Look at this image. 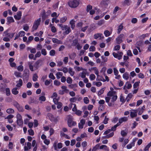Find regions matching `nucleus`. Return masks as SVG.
I'll return each mask as SVG.
<instances>
[{
	"label": "nucleus",
	"instance_id": "nucleus-1",
	"mask_svg": "<svg viewBox=\"0 0 151 151\" xmlns=\"http://www.w3.org/2000/svg\"><path fill=\"white\" fill-rule=\"evenodd\" d=\"M79 4V0H73L70 1L68 3L69 6L72 8H76L77 7Z\"/></svg>",
	"mask_w": 151,
	"mask_h": 151
},
{
	"label": "nucleus",
	"instance_id": "nucleus-2",
	"mask_svg": "<svg viewBox=\"0 0 151 151\" xmlns=\"http://www.w3.org/2000/svg\"><path fill=\"white\" fill-rule=\"evenodd\" d=\"M68 119V126L70 127L75 126L76 124V122L73 121L72 117L70 115H68L67 117Z\"/></svg>",
	"mask_w": 151,
	"mask_h": 151
},
{
	"label": "nucleus",
	"instance_id": "nucleus-3",
	"mask_svg": "<svg viewBox=\"0 0 151 151\" xmlns=\"http://www.w3.org/2000/svg\"><path fill=\"white\" fill-rule=\"evenodd\" d=\"M40 22L41 19L40 18L34 22L32 27V32H33L35 30H36L37 29L40 24Z\"/></svg>",
	"mask_w": 151,
	"mask_h": 151
},
{
	"label": "nucleus",
	"instance_id": "nucleus-4",
	"mask_svg": "<svg viewBox=\"0 0 151 151\" xmlns=\"http://www.w3.org/2000/svg\"><path fill=\"white\" fill-rule=\"evenodd\" d=\"M17 124L19 126L22 125L23 124V121L21 115L19 114H18L17 115Z\"/></svg>",
	"mask_w": 151,
	"mask_h": 151
},
{
	"label": "nucleus",
	"instance_id": "nucleus-5",
	"mask_svg": "<svg viewBox=\"0 0 151 151\" xmlns=\"http://www.w3.org/2000/svg\"><path fill=\"white\" fill-rule=\"evenodd\" d=\"M47 117H48L49 119L51 121L54 122H56L57 121V118L56 117H55L51 114L48 113L47 114Z\"/></svg>",
	"mask_w": 151,
	"mask_h": 151
},
{
	"label": "nucleus",
	"instance_id": "nucleus-6",
	"mask_svg": "<svg viewBox=\"0 0 151 151\" xmlns=\"http://www.w3.org/2000/svg\"><path fill=\"white\" fill-rule=\"evenodd\" d=\"M109 3V0H102L101 2L100 5L102 7L106 8Z\"/></svg>",
	"mask_w": 151,
	"mask_h": 151
},
{
	"label": "nucleus",
	"instance_id": "nucleus-7",
	"mask_svg": "<svg viewBox=\"0 0 151 151\" xmlns=\"http://www.w3.org/2000/svg\"><path fill=\"white\" fill-rule=\"evenodd\" d=\"M42 61L41 60H37L36 62L34 65V70L37 69L42 65Z\"/></svg>",
	"mask_w": 151,
	"mask_h": 151
},
{
	"label": "nucleus",
	"instance_id": "nucleus-8",
	"mask_svg": "<svg viewBox=\"0 0 151 151\" xmlns=\"http://www.w3.org/2000/svg\"><path fill=\"white\" fill-rule=\"evenodd\" d=\"M130 116L132 118L136 117L137 116V110L135 109H132L130 112Z\"/></svg>",
	"mask_w": 151,
	"mask_h": 151
},
{
	"label": "nucleus",
	"instance_id": "nucleus-9",
	"mask_svg": "<svg viewBox=\"0 0 151 151\" xmlns=\"http://www.w3.org/2000/svg\"><path fill=\"white\" fill-rule=\"evenodd\" d=\"M145 106H143L141 108H139L136 109L137 111V112H138V114L139 115H141L145 110Z\"/></svg>",
	"mask_w": 151,
	"mask_h": 151
},
{
	"label": "nucleus",
	"instance_id": "nucleus-10",
	"mask_svg": "<svg viewBox=\"0 0 151 151\" xmlns=\"http://www.w3.org/2000/svg\"><path fill=\"white\" fill-rule=\"evenodd\" d=\"M21 16L22 12L19 11L17 12V15H15L14 17L16 19L19 20L21 19Z\"/></svg>",
	"mask_w": 151,
	"mask_h": 151
},
{
	"label": "nucleus",
	"instance_id": "nucleus-11",
	"mask_svg": "<svg viewBox=\"0 0 151 151\" xmlns=\"http://www.w3.org/2000/svg\"><path fill=\"white\" fill-rule=\"evenodd\" d=\"M83 71L79 74V76H81L82 78H86L87 70L84 69Z\"/></svg>",
	"mask_w": 151,
	"mask_h": 151
},
{
	"label": "nucleus",
	"instance_id": "nucleus-12",
	"mask_svg": "<svg viewBox=\"0 0 151 151\" xmlns=\"http://www.w3.org/2000/svg\"><path fill=\"white\" fill-rule=\"evenodd\" d=\"M128 120V118L127 117H122L121 118L119 119V124H122L123 122H125L127 121Z\"/></svg>",
	"mask_w": 151,
	"mask_h": 151
},
{
	"label": "nucleus",
	"instance_id": "nucleus-13",
	"mask_svg": "<svg viewBox=\"0 0 151 151\" xmlns=\"http://www.w3.org/2000/svg\"><path fill=\"white\" fill-rule=\"evenodd\" d=\"M114 135V133L113 132H112L109 134L106 135V136H103L102 137V139H107L109 137H112Z\"/></svg>",
	"mask_w": 151,
	"mask_h": 151
},
{
	"label": "nucleus",
	"instance_id": "nucleus-14",
	"mask_svg": "<svg viewBox=\"0 0 151 151\" xmlns=\"http://www.w3.org/2000/svg\"><path fill=\"white\" fill-rule=\"evenodd\" d=\"M116 92L115 91H109L107 93V96L110 97H112L114 95H116Z\"/></svg>",
	"mask_w": 151,
	"mask_h": 151
},
{
	"label": "nucleus",
	"instance_id": "nucleus-15",
	"mask_svg": "<svg viewBox=\"0 0 151 151\" xmlns=\"http://www.w3.org/2000/svg\"><path fill=\"white\" fill-rule=\"evenodd\" d=\"M7 22L8 24H10L11 23L13 22L14 21L12 17H7Z\"/></svg>",
	"mask_w": 151,
	"mask_h": 151
},
{
	"label": "nucleus",
	"instance_id": "nucleus-16",
	"mask_svg": "<svg viewBox=\"0 0 151 151\" xmlns=\"http://www.w3.org/2000/svg\"><path fill=\"white\" fill-rule=\"evenodd\" d=\"M75 21L73 19L71 20L70 22L71 27L72 29H73L75 27Z\"/></svg>",
	"mask_w": 151,
	"mask_h": 151
},
{
	"label": "nucleus",
	"instance_id": "nucleus-17",
	"mask_svg": "<svg viewBox=\"0 0 151 151\" xmlns=\"http://www.w3.org/2000/svg\"><path fill=\"white\" fill-rule=\"evenodd\" d=\"M32 62H29L28 63V64L29 65V68L30 70L32 71H34V70L33 69V66L32 65Z\"/></svg>",
	"mask_w": 151,
	"mask_h": 151
},
{
	"label": "nucleus",
	"instance_id": "nucleus-18",
	"mask_svg": "<svg viewBox=\"0 0 151 151\" xmlns=\"http://www.w3.org/2000/svg\"><path fill=\"white\" fill-rule=\"evenodd\" d=\"M100 149H104L105 150L108 151L109 149L108 148L107 146L105 145H102L100 147Z\"/></svg>",
	"mask_w": 151,
	"mask_h": 151
},
{
	"label": "nucleus",
	"instance_id": "nucleus-19",
	"mask_svg": "<svg viewBox=\"0 0 151 151\" xmlns=\"http://www.w3.org/2000/svg\"><path fill=\"white\" fill-rule=\"evenodd\" d=\"M17 88L16 87L13 88L12 90V93L14 95H17L18 93V91H17Z\"/></svg>",
	"mask_w": 151,
	"mask_h": 151
},
{
	"label": "nucleus",
	"instance_id": "nucleus-20",
	"mask_svg": "<svg viewBox=\"0 0 151 151\" xmlns=\"http://www.w3.org/2000/svg\"><path fill=\"white\" fill-rule=\"evenodd\" d=\"M68 72L72 76H73L75 73V72L73 70L72 68L70 67L69 68Z\"/></svg>",
	"mask_w": 151,
	"mask_h": 151
},
{
	"label": "nucleus",
	"instance_id": "nucleus-21",
	"mask_svg": "<svg viewBox=\"0 0 151 151\" xmlns=\"http://www.w3.org/2000/svg\"><path fill=\"white\" fill-rule=\"evenodd\" d=\"M123 77L124 79L127 80L129 78V74L127 73H125L123 74Z\"/></svg>",
	"mask_w": 151,
	"mask_h": 151
},
{
	"label": "nucleus",
	"instance_id": "nucleus-22",
	"mask_svg": "<svg viewBox=\"0 0 151 151\" xmlns=\"http://www.w3.org/2000/svg\"><path fill=\"white\" fill-rule=\"evenodd\" d=\"M6 112L8 114H13L14 113V110L10 108L7 109Z\"/></svg>",
	"mask_w": 151,
	"mask_h": 151
},
{
	"label": "nucleus",
	"instance_id": "nucleus-23",
	"mask_svg": "<svg viewBox=\"0 0 151 151\" xmlns=\"http://www.w3.org/2000/svg\"><path fill=\"white\" fill-rule=\"evenodd\" d=\"M123 28V26L121 24L118 27V28L117 30V33L119 34L120 33L121 31L122 30Z\"/></svg>",
	"mask_w": 151,
	"mask_h": 151
},
{
	"label": "nucleus",
	"instance_id": "nucleus-24",
	"mask_svg": "<svg viewBox=\"0 0 151 151\" xmlns=\"http://www.w3.org/2000/svg\"><path fill=\"white\" fill-rule=\"evenodd\" d=\"M67 19V17L66 16H64L60 19V22L61 23H63L65 22Z\"/></svg>",
	"mask_w": 151,
	"mask_h": 151
},
{
	"label": "nucleus",
	"instance_id": "nucleus-25",
	"mask_svg": "<svg viewBox=\"0 0 151 151\" xmlns=\"http://www.w3.org/2000/svg\"><path fill=\"white\" fill-rule=\"evenodd\" d=\"M22 85V79H20L19 80L18 83H17L16 86L17 87H21Z\"/></svg>",
	"mask_w": 151,
	"mask_h": 151
},
{
	"label": "nucleus",
	"instance_id": "nucleus-26",
	"mask_svg": "<svg viewBox=\"0 0 151 151\" xmlns=\"http://www.w3.org/2000/svg\"><path fill=\"white\" fill-rule=\"evenodd\" d=\"M65 31L64 33L66 35L68 34L71 32V29L70 27L68 26L66 30H65Z\"/></svg>",
	"mask_w": 151,
	"mask_h": 151
},
{
	"label": "nucleus",
	"instance_id": "nucleus-27",
	"mask_svg": "<svg viewBox=\"0 0 151 151\" xmlns=\"http://www.w3.org/2000/svg\"><path fill=\"white\" fill-rule=\"evenodd\" d=\"M111 98V101L113 102H114L117 99V96L116 95L113 96Z\"/></svg>",
	"mask_w": 151,
	"mask_h": 151
},
{
	"label": "nucleus",
	"instance_id": "nucleus-28",
	"mask_svg": "<svg viewBox=\"0 0 151 151\" xmlns=\"http://www.w3.org/2000/svg\"><path fill=\"white\" fill-rule=\"evenodd\" d=\"M135 143L134 142H132L130 144L128 145L127 146V147L128 149H130L132 148V146L134 145Z\"/></svg>",
	"mask_w": 151,
	"mask_h": 151
},
{
	"label": "nucleus",
	"instance_id": "nucleus-29",
	"mask_svg": "<svg viewBox=\"0 0 151 151\" xmlns=\"http://www.w3.org/2000/svg\"><path fill=\"white\" fill-rule=\"evenodd\" d=\"M91 69L94 71V73L95 74H98V73H99V71H98V69L96 67H93Z\"/></svg>",
	"mask_w": 151,
	"mask_h": 151
},
{
	"label": "nucleus",
	"instance_id": "nucleus-30",
	"mask_svg": "<svg viewBox=\"0 0 151 151\" xmlns=\"http://www.w3.org/2000/svg\"><path fill=\"white\" fill-rule=\"evenodd\" d=\"M63 73L62 72H58L56 74V77L58 79H59L60 78V76H63Z\"/></svg>",
	"mask_w": 151,
	"mask_h": 151
},
{
	"label": "nucleus",
	"instance_id": "nucleus-31",
	"mask_svg": "<svg viewBox=\"0 0 151 151\" xmlns=\"http://www.w3.org/2000/svg\"><path fill=\"white\" fill-rule=\"evenodd\" d=\"M105 90V88H102L98 92V95L99 96L101 95L104 93V90Z\"/></svg>",
	"mask_w": 151,
	"mask_h": 151
},
{
	"label": "nucleus",
	"instance_id": "nucleus-32",
	"mask_svg": "<svg viewBox=\"0 0 151 151\" xmlns=\"http://www.w3.org/2000/svg\"><path fill=\"white\" fill-rule=\"evenodd\" d=\"M126 88L128 89H130L132 87V85L130 84L128 82H127L125 85Z\"/></svg>",
	"mask_w": 151,
	"mask_h": 151
},
{
	"label": "nucleus",
	"instance_id": "nucleus-33",
	"mask_svg": "<svg viewBox=\"0 0 151 151\" xmlns=\"http://www.w3.org/2000/svg\"><path fill=\"white\" fill-rule=\"evenodd\" d=\"M42 20H44L46 18V12L45 10L43 11V13L42 14Z\"/></svg>",
	"mask_w": 151,
	"mask_h": 151
},
{
	"label": "nucleus",
	"instance_id": "nucleus-34",
	"mask_svg": "<svg viewBox=\"0 0 151 151\" xmlns=\"http://www.w3.org/2000/svg\"><path fill=\"white\" fill-rule=\"evenodd\" d=\"M104 34L106 37H107L110 35L111 34V33H110L109 31L106 30H105L104 32Z\"/></svg>",
	"mask_w": 151,
	"mask_h": 151
},
{
	"label": "nucleus",
	"instance_id": "nucleus-35",
	"mask_svg": "<svg viewBox=\"0 0 151 151\" xmlns=\"http://www.w3.org/2000/svg\"><path fill=\"white\" fill-rule=\"evenodd\" d=\"M41 53L42 55L44 56H45L47 54V52L45 49L43 48L42 49Z\"/></svg>",
	"mask_w": 151,
	"mask_h": 151
},
{
	"label": "nucleus",
	"instance_id": "nucleus-36",
	"mask_svg": "<svg viewBox=\"0 0 151 151\" xmlns=\"http://www.w3.org/2000/svg\"><path fill=\"white\" fill-rule=\"evenodd\" d=\"M89 78L91 80H94L96 78V76L93 74H91L90 75Z\"/></svg>",
	"mask_w": 151,
	"mask_h": 151
},
{
	"label": "nucleus",
	"instance_id": "nucleus-37",
	"mask_svg": "<svg viewBox=\"0 0 151 151\" xmlns=\"http://www.w3.org/2000/svg\"><path fill=\"white\" fill-rule=\"evenodd\" d=\"M120 124H119V123H117L116 125L114 126L111 128V131H115L116 129V127L119 126Z\"/></svg>",
	"mask_w": 151,
	"mask_h": 151
},
{
	"label": "nucleus",
	"instance_id": "nucleus-38",
	"mask_svg": "<svg viewBox=\"0 0 151 151\" xmlns=\"http://www.w3.org/2000/svg\"><path fill=\"white\" fill-rule=\"evenodd\" d=\"M17 108L19 111L23 112L24 111V109L23 107L20 105H19Z\"/></svg>",
	"mask_w": 151,
	"mask_h": 151
},
{
	"label": "nucleus",
	"instance_id": "nucleus-39",
	"mask_svg": "<svg viewBox=\"0 0 151 151\" xmlns=\"http://www.w3.org/2000/svg\"><path fill=\"white\" fill-rule=\"evenodd\" d=\"M15 34V33L14 32L9 33L8 35H7L6 37H9L11 38H12L14 36Z\"/></svg>",
	"mask_w": 151,
	"mask_h": 151
},
{
	"label": "nucleus",
	"instance_id": "nucleus-40",
	"mask_svg": "<svg viewBox=\"0 0 151 151\" xmlns=\"http://www.w3.org/2000/svg\"><path fill=\"white\" fill-rule=\"evenodd\" d=\"M132 94H131V93L129 94L128 95V96L126 98V100H127V102L129 101V100L130 99L132 98Z\"/></svg>",
	"mask_w": 151,
	"mask_h": 151
},
{
	"label": "nucleus",
	"instance_id": "nucleus-41",
	"mask_svg": "<svg viewBox=\"0 0 151 151\" xmlns=\"http://www.w3.org/2000/svg\"><path fill=\"white\" fill-rule=\"evenodd\" d=\"M142 42L141 41H139L138 42H137L136 45L137 46H141L142 45Z\"/></svg>",
	"mask_w": 151,
	"mask_h": 151
},
{
	"label": "nucleus",
	"instance_id": "nucleus-42",
	"mask_svg": "<svg viewBox=\"0 0 151 151\" xmlns=\"http://www.w3.org/2000/svg\"><path fill=\"white\" fill-rule=\"evenodd\" d=\"M123 4L124 5H129L130 4L129 0H125L123 3Z\"/></svg>",
	"mask_w": 151,
	"mask_h": 151
},
{
	"label": "nucleus",
	"instance_id": "nucleus-43",
	"mask_svg": "<svg viewBox=\"0 0 151 151\" xmlns=\"http://www.w3.org/2000/svg\"><path fill=\"white\" fill-rule=\"evenodd\" d=\"M13 104V105L17 108L20 105L16 101H14Z\"/></svg>",
	"mask_w": 151,
	"mask_h": 151
},
{
	"label": "nucleus",
	"instance_id": "nucleus-44",
	"mask_svg": "<svg viewBox=\"0 0 151 151\" xmlns=\"http://www.w3.org/2000/svg\"><path fill=\"white\" fill-rule=\"evenodd\" d=\"M25 32L24 31H21L19 33V36L22 37L25 35Z\"/></svg>",
	"mask_w": 151,
	"mask_h": 151
},
{
	"label": "nucleus",
	"instance_id": "nucleus-45",
	"mask_svg": "<svg viewBox=\"0 0 151 151\" xmlns=\"http://www.w3.org/2000/svg\"><path fill=\"white\" fill-rule=\"evenodd\" d=\"M38 77L37 76V74H35L33 77L32 78V80L33 81H37V78H38Z\"/></svg>",
	"mask_w": 151,
	"mask_h": 151
},
{
	"label": "nucleus",
	"instance_id": "nucleus-46",
	"mask_svg": "<svg viewBox=\"0 0 151 151\" xmlns=\"http://www.w3.org/2000/svg\"><path fill=\"white\" fill-rule=\"evenodd\" d=\"M51 82H52V80L51 79H50L49 80H46L45 81V85L46 86H48Z\"/></svg>",
	"mask_w": 151,
	"mask_h": 151
},
{
	"label": "nucleus",
	"instance_id": "nucleus-47",
	"mask_svg": "<svg viewBox=\"0 0 151 151\" xmlns=\"http://www.w3.org/2000/svg\"><path fill=\"white\" fill-rule=\"evenodd\" d=\"M67 82L68 83L71 84L72 82V78L70 77H68L67 79Z\"/></svg>",
	"mask_w": 151,
	"mask_h": 151
},
{
	"label": "nucleus",
	"instance_id": "nucleus-48",
	"mask_svg": "<svg viewBox=\"0 0 151 151\" xmlns=\"http://www.w3.org/2000/svg\"><path fill=\"white\" fill-rule=\"evenodd\" d=\"M116 43L117 44H120L122 42H123V40L122 39L119 38L117 37L116 38Z\"/></svg>",
	"mask_w": 151,
	"mask_h": 151
},
{
	"label": "nucleus",
	"instance_id": "nucleus-49",
	"mask_svg": "<svg viewBox=\"0 0 151 151\" xmlns=\"http://www.w3.org/2000/svg\"><path fill=\"white\" fill-rule=\"evenodd\" d=\"M77 85L75 84H70L68 85V87L70 88H74L76 87H77Z\"/></svg>",
	"mask_w": 151,
	"mask_h": 151
},
{
	"label": "nucleus",
	"instance_id": "nucleus-50",
	"mask_svg": "<svg viewBox=\"0 0 151 151\" xmlns=\"http://www.w3.org/2000/svg\"><path fill=\"white\" fill-rule=\"evenodd\" d=\"M93 84L94 85H96L98 87H99L102 85V83L101 82H97L93 83Z\"/></svg>",
	"mask_w": 151,
	"mask_h": 151
},
{
	"label": "nucleus",
	"instance_id": "nucleus-51",
	"mask_svg": "<svg viewBox=\"0 0 151 151\" xmlns=\"http://www.w3.org/2000/svg\"><path fill=\"white\" fill-rule=\"evenodd\" d=\"M137 22V19L136 18H133L131 20V22L132 23L135 24Z\"/></svg>",
	"mask_w": 151,
	"mask_h": 151
},
{
	"label": "nucleus",
	"instance_id": "nucleus-52",
	"mask_svg": "<svg viewBox=\"0 0 151 151\" xmlns=\"http://www.w3.org/2000/svg\"><path fill=\"white\" fill-rule=\"evenodd\" d=\"M55 50H52L50 52V55L51 56H53L55 54Z\"/></svg>",
	"mask_w": 151,
	"mask_h": 151
},
{
	"label": "nucleus",
	"instance_id": "nucleus-53",
	"mask_svg": "<svg viewBox=\"0 0 151 151\" xmlns=\"http://www.w3.org/2000/svg\"><path fill=\"white\" fill-rule=\"evenodd\" d=\"M29 135H33L34 134V132L33 130L31 129H29L28 131Z\"/></svg>",
	"mask_w": 151,
	"mask_h": 151
},
{
	"label": "nucleus",
	"instance_id": "nucleus-54",
	"mask_svg": "<svg viewBox=\"0 0 151 151\" xmlns=\"http://www.w3.org/2000/svg\"><path fill=\"white\" fill-rule=\"evenodd\" d=\"M23 67L22 65H20L17 67V70L20 71H22L23 70Z\"/></svg>",
	"mask_w": 151,
	"mask_h": 151
},
{
	"label": "nucleus",
	"instance_id": "nucleus-55",
	"mask_svg": "<svg viewBox=\"0 0 151 151\" xmlns=\"http://www.w3.org/2000/svg\"><path fill=\"white\" fill-rule=\"evenodd\" d=\"M84 102L85 104H87L89 102L88 99L87 97H86L84 98L83 99Z\"/></svg>",
	"mask_w": 151,
	"mask_h": 151
},
{
	"label": "nucleus",
	"instance_id": "nucleus-56",
	"mask_svg": "<svg viewBox=\"0 0 151 151\" xmlns=\"http://www.w3.org/2000/svg\"><path fill=\"white\" fill-rule=\"evenodd\" d=\"M41 55V52L40 51H38L35 55V58L40 57Z\"/></svg>",
	"mask_w": 151,
	"mask_h": 151
},
{
	"label": "nucleus",
	"instance_id": "nucleus-57",
	"mask_svg": "<svg viewBox=\"0 0 151 151\" xmlns=\"http://www.w3.org/2000/svg\"><path fill=\"white\" fill-rule=\"evenodd\" d=\"M121 134L122 136L124 137L127 135V133L123 130L121 131Z\"/></svg>",
	"mask_w": 151,
	"mask_h": 151
},
{
	"label": "nucleus",
	"instance_id": "nucleus-58",
	"mask_svg": "<svg viewBox=\"0 0 151 151\" xmlns=\"http://www.w3.org/2000/svg\"><path fill=\"white\" fill-rule=\"evenodd\" d=\"M49 77L51 78L53 80H54L55 79V77L53 75V74L52 73H50L49 76Z\"/></svg>",
	"mask_w": 151,
	"mask_h": 151
},
{
	"label": "nucleus",
	"instance_id": "nucleus-59",
	"mask_svg": "<svg viewBox=\"0 0 151 151\" xmlns=\"http://www.w3.org/2000/svg\"><path fill=\"white\" fill-rule=\"evenodd\" d=\"M6 127L9 131H12L13 130V127H12L10 125H7L6 126Z\"/></svg>",
	"mask_w": 151,
	"mask_h": 151
},
{
	"label": "nucleus",
	"instance_id": "nucleus-60",
	"mask_svg": "<svg viewBox=\"0 0 151 151\" xmlns=\"http://www.w3.org/2000/svg\"><path fill=\"white\" fill-rule=\"evenodd\" d=\"M113 70L114 75L115 76L117 75L119 73L118 71L117 70L116 68H114Z\"/></svg>",
	"mask_w": 151,
	"mask_h": 151
},
{
	"label": "nucleus",
	"instance_id": "nucleus-61",
	"mask_svg": "<svg viewBox=\"0 0 151 151\" xmlns=\"http://www.w3.org/2000/svg\"><path fill=\"white\" fill-rule=\"evenodd\" d=\"M14 117V116L12 115H8L5 118V119H11L12 118H13Z\"/></svg>",
	"mask_w": 151,
	"mask_h": 151
},
{
	"label": "nucleus",
	"instance_id": "nucleus-62",
	"mask_svg": "<svg viewBox=\"0 0 151 151\" xmlns=\"http://www.w3.org/2000/svg\"><path fill=\"white\" fill-rule=\"evenodd\" d=\"M6 95L9 96L10 95V91L9 89L8 88H6Z\"/></svg>",
	"mask_w": 151,
	"mask_h": 151
},
{
	"label": "nucleus",
	"instance_id": "nucleus-63",
	"mask_svg": "<svg viewBox=\"0 0 151 151\" xmlns=\"http://www.w3.org/2000/svg\"><path fill=\"white\" fill-rule=\"evenodd\" d=\"M39 100H40V101H45V100H46V98H45V97L44 96H40L39 97Z\"/></svg>",
	"mask_w": 151,
	"mask_h": 151
},
{
	"label": "nucleus",
	"instance_id": "nucleus-64",
	"mask_svg": "<svg viewBox=\"0 0 151 151\" xmlns=\"http://www.w3.org/2000/svg\"><path fill=\"white\" fill-rule=\"evenodd\" d=\"M143 101L142 99L138 100L137 102L136 106H137L140 105L142 102Z\"/></svg>",
	"mask_w": 151,
	"mask_h": 151
}]
</instances>
